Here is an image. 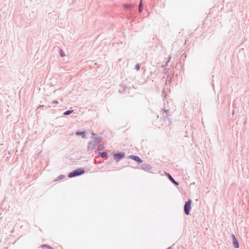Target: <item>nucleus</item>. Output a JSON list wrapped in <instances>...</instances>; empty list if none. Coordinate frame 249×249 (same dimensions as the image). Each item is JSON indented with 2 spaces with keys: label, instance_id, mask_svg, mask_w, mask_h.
<instances>
[{
  "label": "nucleus",
  "instance_id": "23",
  "mask_svg": "<svg viewBox=\"0 0 249 249\" xmlns=\"http://www.w3.org/2000/svg\"><path fill=\"white\" fill-rule=\"evenodd\" d=\"M53 103H54V104H58V102L57 101H53Z\"/></svg>",
  "mask_w": 249,
  "mask_h": 249
},
{
  "label": "nucleus",
  "instance_id": "18",
  "mask_svg": "<svg viewBox=\"0 0 249 249\" xmlns=\"http://www.w3.org/2000/svg\"><path fill=\"white\" fill-rule=\"evenodd\" d=\"M134 6V5H133V4H125V5H124V8H130V7H132V6Z\"/></svg>",
  "mask_w": 249,
  "mask_h": 249
},
{
  "label": "nucleus",
  "instance_id": "9",
  "mask_svg": "<svg viewBox=\"0 0 249 249\" xmlns=\"http://www.w3.org/2000/svg\"><path fill=\"white\" fill-rule=\"evenodd\" d=\"M167 175L168 177V178L173 183H174L175 185L177 186L178 185V183L175 181V180L172 178V177L169 174H167Z\"/></svg>",
  "mask_w": 249,
  "mask_h": 249
},
{
  "label": "nucleus",
  "instance_id": "15",
  "mask_svg": "<svg viewBox=\"0 0 249 249\" xmlns=\"http://www.w3.org/2000/svg\"><path fill=\"white\" fill-rule=\"evenodd\" d=\"M73 111V110H68L64 113V115H69Z\"/></svg>",
  "mask_w": 249,
  "mask_h": 249
},
{
  "label": "nucleus",
  "instance_id": "17",
  "mask_svg": "<svg viewBox=\"0 0 249 249\" xmlns=\"http://www.w3.org/2000/svg\"><path fill=\"white\" fill-rule=\"evenodd\" d=\"M65 177V176L64 175H60L56 179H55L56 181H57V180H61L63 178H64Z\"/></svg>",
  "mask_w": 249,
  "mask_h": 249
},
{
  "label": "nucleus",
  "instance_id": "25",
  "mask_svg": "<svg viewBox=\"0 0 249 249\" xmlns=\"http://www.w3.org/2000/svg\"><path fill=\"white\" fill-rule=\"evenodd\" d=\"M44 105H39L38 107H43Z\"/></svg>",
  "mask_w": 249,
  "mask_h": 249
},
{
  "label": "nucleus",
  "instance_id": "13",
  "mask_svg": "<svg viewBox=\"0 0 249 249\" xmlns=\"http://www.w3.org/2000/svg\"><path fill=\"white\" fill-rule=\"evenodd\" d=\"M168 110H163L162 115L164 118H167L168 117Z\"/></svg>",
  "mask_w": 249,
  "mask_h": 249
},
{
  "label": "nucleus",
  "instance_id": "1",
  "mask_svg": "<svg viewBox=\"0 0 249 249\" xmlns=\"http://www.w3.org/2000/svg\"><path fill=\"white\" fill-rule=\"evenodd\" d=\"M85 171L84 169L79 168L78 169L73 171L68 175L69 178H72L75 176H78L82 175L85 173Z\"/></svg>",
  "mask_w": 249,
  "mask_h": 249
},
{
  "label": "nucleus",
  "instance_id": "26",
  "mask_svg": "<svg viewBox=\"0 0 249 249\" xmlns=\"http://www.w3.org/2000/svg\"><path fill=\"white\" fill-rule=\"evenodd\" d=\"M167 249H172V247H169Z\"/></svg>",
  "mask_w": 249,
  "mask_h": 249
},
{
  "label": "nucleus",
  "instance_id": "8",
  "mask_svg": "<svg viewBox=\"0 0 249 249\" xmlns=\"http://www.w3.org/2000/svg\"><path fill=\"white\" fill-rule=\"evenodd\" d=\"M119 87L120 89H119L118 91L119 92H120V93H123L125 91L127 88L125 85L123 84L120 85Z\"/></svg>",
  "mask_w": 249,
  "mask_h": 249
},
{
  "label": "nucleus",
  "instance_id": "7",
  "mask_svg": "<svg viewBox=\"0 0 249 249\" xmlns=\"http://www.w3.org/2000/svg\"><path fill=\"white\" fill-rule=\"evenodd\" d=\"M128 158L131 159L133 160H134L138 162L139 163H142V160L138 156L130 155L128 157Z\"/></svg>",
  "mask_w": 249,
  "mask_h": 249
},
{
  "label": "nucleus",
  "instance_id": "2",
  "mask_svg": "<svg viewBox=\"0 0 249 249\" xmlns=\"http://www.w3.org/2000/svg\"><path fill=\"white\" fill-rule=\"evenodd\" d=\"M192 203V200L191 199H189L187 201H186L185 203L184 207V213L186 215H189L190 213V212L191 210V205Z\"/></svg>",
  "mask_w": 249,
  "mask_h": 249
},
{
  "label": "nucleus",
  "instance_id": "21",
  "mask_svg": "<svg viewBox=\"0 0 249 249\" xmlns=\"http://www.w3.org/2000/svg\"><path fill=\"white\" fill-rule=\"evenodd\" d=\"M60 55L62 57H63L65 55L64 53L62 50L60 52Z\"/></svg>",
  "mask_w": 249,
  "mask_h": 249
},
{
  "label": "nucleus",
  "instance_id": "3",
  "mask_svg": "<svg viewBox=\"0 0 249 249\" xmlns=\"http://www.w3.org/2000/svg\"><path fill=\"white\" fill-rule=\"evenodd\" d=\"M124 157V153H119L114 155V159L118 162L119 160Z\"/></svg>",
  "mask_w": 249,
  "mask_h": 249
},
{
  "label": "nucleus",
  "instance_id": "24",
  "mask_svg": "<svg viewBox=\"0 0 249 249\" xmlns=\"http://www.w3.org/2000/svg\"><path fill=\"white\" fill-rule=\"evenodd\" d=\"M91 135H92V137H94L93 136L95 135V134L92 131Z\"/></svg>",
  "mask_w": 249,
  "mask_h": 249
},
{
  "label": "nucleus",
  "instance_id": "4",
  "mask_svg": "<svg viewBox=\"0 0 249 249\" xmlns=\"http://www.w3.org/2000/svg\"><path fill=\"white\" fill-rule=\"evenodd\" d=\"M96 144H97V143L95 142V141H94V140L93 141H90L88 143V149L89 150H92V149H93L95 147Z\"/></svg>",
  "mask_w": 249,
  "mask_h": 249
},
{
  "label": "nucleus",
  "instance_id": "10",
  "mask_svg": "<svg viewBox=\"0 0 249 249\" xmlns=\"http://www.w3.org/2000/svg\"><path fill=\"white\" fill-rule=\"evenodd\" d=\"M92 139L95 141V142H96V143H99L102 140H103V138L101 137H91Z\"/></svg>",
  "mask_w": 249,
  "mask_h": 249
},
{
  "label": "nucleus",
  "instance_id": "22",
  "mask_svg": "<svg viewBox=\"0 0 249 249\" xmlns=\"http://www.w3.org/2000/svg\"><path fill=\"white\" fill-rule=\"evenodd\" d=\"M171 58V56L170 55L169 56V57H168V61H167L166 64L165 65V67L167 65V63L169 62L170 59Z\"/></svg>",
  "mask_w": 249,
  "mask_h": 249
},
{
  "label": "nucleus",
  "instance_id": "12",
  "mask_svg": "<svg viewBox=\"0 0 249 249\" xmlns=\"http://www.w3.org/2000/svg\"><path fill=\"white\" fill-rule=\"evenodd\" d=\"M99 155L103 158H107V152H99Z\"/></svg>",
  "mask_w": 249,
  "mask_h": 249
},
{
  "label": "nucleus",
  "instance_id": "19",
  "mask_svg": "<svg viewBox=\"0 0 249 249\" xmlns=\"http://www.w3.org/2000/svg\"><path fill=\"white\" fill-rule=\"evenodd\" d=\"M42 248H47L48 249H53V248L48 245L44 244L42 246Z\"/></svg>",
  "mask_w": 249,
  "mask_h": 249
},
{
  "label": "nucleus",
  "instance_id": "11",
  "mask_svg": "<svg viewBox=\"0 0 249 249\" xmlns=\"http://www.w3.org/2000/svg\"><path fill=\"white\" fill-rule=\"evenodd\" d=\"M76 135L78 136L81 135L82 137L83 138H85V132H79L77 131L76 132Z\"/></svg>",
  "mask_w": 249,
  "mask_h": 249
},
{
  "label": "nucleus",
  "instance_id": "6",
  "mask_svg": "<svg viewBox=\"0 0 249 249\" xmlns=\"http://www.w3.org/2000/svg\"><path fill=\"white\" fill-rule=\"evenodd\" d=\"M142 168L144 171H150L152 169V166L149 164L144 163L142 165Z\"/></svg>",
  "mask_w": 249,
  "mask_h": 249
},
{
  "label": "nucleus",
  "instance_id": "14",
  "mask_svg": "<svg viewBox=\"0 0 249 249\" xmlns=\"http://www.w3.org/2000/svg\"><path fill=\"white\" fill-rule=\"evenodd\" d=\"M142 10H143V7L142 5V0H141L140 4H139V12L140 13H141V12H142Z\"/></svg>",
  "mask_w": 249,
  "mask_h": 249
},
{
  "label": "nucleus",
  "instance_id": "20",
  "mask_svg": "<svg viewBox=\"0 0 249 249\" xmlns=\"http://www.w3.org/2000/svg\"><path fill=\"white\" fill-rule=\"evenodd\" d=\"M141 65L139 64H137L136 65L135 69L137 70V71H139L140 69Z\"/></svg>",
  "mask_w": 249,
  "mask_h": 249
},
{
  "label": "nucleus",
  "instance_id": "16",
  "mask_svg": "<svg viewBox=\"0 0 249 249\" xmlns=\"http://www.w3.org/2000/svg\"><path fill=\"white\" fill-rule=\"evenodd\" d=\"M105 148L104 145L100 144L97 147V151H101L104 150Z\"/></svg>",
  "mask_w": 249,
  "mask_h": 249
},
{
  "label": "nucleus",
  "instance_id": "5",
  "mask_svg": "<svg viewBox=\"0 0 249 249\" xmlns=\"http://www.w3.org/2000/svg\"><path fill=\"white\" fill-rule=\"evenodd\" d=\"M231 238H232V243H233V245L234 247L235 248H239V245L237 239L236 238L235 235L234 234H232Z\"/></svg>",
  "mask_w": 249,
  "mask_h": 249
}]
</instances>
